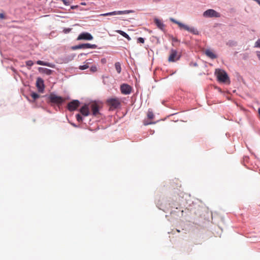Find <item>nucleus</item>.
<instances>
[{
    "label": "nucleus",
    "mask_w": 260,
    "mask_h": 260,
    "mask_svg": "<svg viewBox=\"0 0 260 260\" xmlns=\"http://www.w3.org/2000/svg\"><path fill=\"white\" fill-rule=\"evenodd\" d=\"M171 21L177 24H178L179 27L181 29H184L188 32L192 33L193 35H198L199 31L198 30L193 27H190L189 26L184 24L181 22H180L173 18H171Z\"/></svg>",
    "instance_id": "obj_1"
},
{
    "label": "nucleus",
    "mask_w": 260,
    "mask_h": 260,
    "mask_svg": "<svg viewBox=\"0 0 260 260\" xmlns=\"http://www.w3.org/2000/svg\"><path fill=\"white\" fill-rule=\"evenodd\" d=\"M215 74L216 75L218 80L220 82L230 83V79L227 73L223 70L216 69Z\"/></svg>",
    "instance_id": "obj_2"
},
{
    "label": "nucleus",
    "mask_w": 260,
    "mask_h": 260,
    "mask_svg": "<svg viewBox=\"0 0 260 260\" xmlns=\"http://www.w3.org/2000/svg\"><path fill=\"white\" fill-rule=\"evenodd\" d=\"M106 103L109 107L110 110H113L120 107L121 101L119 98H111L107 100Z\"/></svg>",
    "instance_id": "obj_3"
},
{
    "label": "nucleus",
    "mask_w": 260,
    "mask_h": 260,
    "mask_svg": "<svg viewBox=\"0 0 260 260\" xmlns=\"http://www.w3.org/2000/svg\"><path fill=\"white\" fill-rule=\"evenodd\" d=\"M49 99L51 103L57 105L61 104L64 101V99L63 98L56 95L53 93H51L50 94Z\"/></svg>",
    "instance_id": "obj_4"
},
{
    "label": "nucleus",
    "mask_w": 260,
    "mask_h": 260,
    "mask_svg": "<svg viewBox=\"0 0 260 260\" xmlns=\"http://www.w3.org/2000/svg\"><path fill=\"white\" fill-rule=\"evenodd\" d=\"M134 12H135V11L132 10H124V11H113V12H109V13H107L101 14L100 15V16H112V15H115L127 14H129V13H133Z\"/></svg>",
    "instance_id": "obj_5"
},
{
    "label": "nucleus",
    "mask_w": 260,
    "mask_h": 260,
    "mask_svg": "<svg viewBox=\"0 0 260 260\" xmlns=\"http://www.w3.org/2000/svg\"><path fill=\"white\" fill-rule=\"evenodd\" d=\"M180 54L176 50L172 49L170 51V54L168 58L169 62H175L179 60L180 58Z\"/></svg>",
    "instance_id": "obj_6"
},
{
    "label": "nucleus",
    "mask_w": 260,
    "mask_h": 260,
    "mask_svg": "<svg viewBox=\"0 0 260 260\" xmlns=\"http://www.w3.org/2000/svg\"><path fill=\"white\" fill-rule=\"evenodd\" d=\"M204 17L209 18V17H215L218 18L220 17V14L219 13L216 12L213 9H208L205 11L203 14Z\"/></svg>",
    "instance_id": "obj_7"
},
{
    "label": "nucleus",
    "mask_w": 260,
    "mask_h": 260,
    "mask_svg": "<svg viewBox=\"0 0 260 260\" xmlns=\"http://www.w3.org/2000/svg\"><path fill=\"white\" fill-rule=\"evenodd\" d=\"M120 91L123 94H129L132 92V87L127 84H123L120 86Z\"/></svg>",
    "instance_id": "obj_8"
},
{
    "label": "nucleus",
    "mask_w": 260,
    "mask_h": 260,
    "mask_svg": "<svg viewBox=\"0 0 260 260\" xmlns=\"http://www.w3.org/2000/svg\"><path fill=\"white\" fill-rule=\"evenodd\" d=\"M80 102L78 100H73L68 104V109L69 111L75 110L79 106Z\"/></svg>",
    "instance_id": "obj_9"
},
{
    "label": "nucleus",
    "mask_w": 260,
    "mask_h": 260,
    "mask_svg": "<svg viewBox=\"0 0 260 260\" xmlns=\"http://www.w3.org/2000/svg\"><path fill=\"white\" fill-rule=\"evenodd\" d=\"M97 46L95 44H90L89 43H85L76 46L75 47V49H88V48H92L95 49L96 48Z\"/></svg>",
    "instance_id": "obj_10"
},
{
    "label": "nucleus",
    "mask_w": 260,
    "mask_h": 260,
    "mask_svg": "<svg viewBox=\"0 0 260 260\" xmlns=\"http://www.w3.org/2000/svg\"><path fill=\"white\" fill-rule=\"evenodd\" d=\"M36 86L37 87L39 91L42 92L44 89V81L41 78H38L36 81Z\"/></svg>",
    "instance_id": "obj_11"
},
{
    "label": "nucleus",
    "mask_w": 260,
    "mask_h": 260,
    "mask_svg": "<svg viewBox=\"0 0 260 260\" xmlns=\"http://www.w3.org/2000/svg\"><path fill=\"white\" fill-rule=\"evenodd\" d=\"M93 37L88 32H83L78 37V40H91Z\"/></svg>",
    "instance_id": "obj_12"
},
{
    "label": "nucleus",
    "mask_w": 260,
    "mask_h": 260,
    "mask_svg": "<svg viewBox=\"0 0 260 260\" xmlns=\"http://www.w3.org/2000/svg\"><path fill=\"white\" fill-rule=\"evenodd\" d=\"M80 113L84 116H87L89 114V110L87 105H85L81 107L80 110Z\"/></svg>",
    "instance_id": "obj_13"
},
{
    "label": "nucleus",
    "mask_w": 260,
    "mask_h": 260,
    "mask_svg": "<svg viewBox=\"0 0 260 260\" xmlns=\"http://www.w3.org/2000/svg\"><path fill=\"white\" fill-rule=\"evenodd\" d=\"M90 108L93 115L95 116L99 113V107L96 103H92Z\"/></svg>",
    "instance_id": "obj_14"
},
{
    "label": "nucleus",
    "mask_w": 260,
    "mask_h": 260,
    "mask_svg": "<svg viewBox=\"0 0 260 260\" xmlns=\"http://www.w3.org/2000/svg\"><path fill=\"white\" fill-rule=\"evenodd\" d=\"M205 54L211 59H215L217 58V56L215 53L210 49H207L205 51Z\"/></svg>",
    "instance_id": "obj_15"
},
{
    "label": "nucleus",
    "mask_w": 260,
    "mask_h": 260,
    "mask_svg": "<svg viewBox=\"0 0 260 260\" xmlns=\"http://www.w3.org/2000/svg\"><path fill=\"white\" fill-rule=\"evenodd\" d=\"M154 22L159 28H160L161 30L164 29V24H163L161 20L156 18L154 19Z\"/></svg>",
    "instance_id": "obj_16"
},
{
    "label": "nucleus",
    "mask_w": 260,
    "mask_h": 260,
    "mask_svg": "<svg viewBox=\"0 0 260 260\" xmlns=\"http://www.w3.org/2000/svg\"><path fill=\"white\" fill-rule=\"evenodd\" d=\"M116 31L117 33L121 35V36H122L123 37H124V38H125L126 39H127V40L130 41L131 40V38L129 37V36L123 31H122L121 30H116Z\"/></svg>",
    "instance_id": "obj_17"
},
{
    "label": "nucleus",
    "mask_w": 260,
    "mask_h": 260,
    "mask_svg": "<svg viewBox=\"0 0 260 260\" xmlns=\"http://www.w3.org/2000/svg\"><path fill=\"white\" fill-rule=\"evenodd\" d=\"M115 68L118 74H120L121 71V64L119 62H117L115 63Z\"/></svg>",
    "instance_id": "obj_18"
},
{
    "label": "nucleus",
    "mask_w": 260,
    "mask_h": 260,
    "mask_svg": "<svg viewBox=\"0 0 260 260\" xmlns=\"http://www.w3.org/2000/svg\"><path fill=\"white\" fill-rule=\"evenodd\" d=\"M147 118L148 119L152 120L154 118V115L152 110H149L147 112Z\"/></svg>",
    "instance_id": "obj_19"
},
{
    "label": "nucleus",
    "mask_w": 260,
    "mask_h": 260,
    "mask_svg": "<svg viewBox=\"0 0 260 260\" xmlns=\"http://www.w3.org/2000/svg\"><path fill=\"white\" fill-rule=\"evenodd\" d=\"M31 96L33 98L34 100L38 99L40 97L39 94L37 93L32 92L31 93Z\"/></svg>",
    "instance_id": "obj_20"
},
{
    "label": "nucleus",
    "mask_w": 260,
    "mask_h": 260,
    "mask_svg": "<svg viewBox=\"0 0 260 260\" xmlns=\"http://www.w3.org/2000/svg\"><path fill=\"white\" fill-rule=\"evenodd\" d=\"M87 64H88V63H87L86 64H84V65L79 66V69H80L81 70H84L88 69L89 68V66Z\"/></svg>",
    "instance_id": "obj_21"
},
{
    "label": "nucleus",
    "mask_w": 260,
    "mask_h": 260,
    "mask_svg": "<svg viewBox=\"0 0 260 260\" xmlns=\"http://www.w3.org/2000/svg\"><path fill=\"white\" fill-rule=\"evenodd\" d=\"M171 40L172 41L173 45H175L176 43H179V41L176 38L172 37Z\"/></svg>",
    "instance_id": "obj_22"
},
{
    "label": "nucleus",
    "mask_w": 260,
    "mask_h": 260,
    "mask_svg": "<svg viewBox=\"0 0 260 260\" xmlns=\"http://www.w3.org/2000/svg\"><path fill=\"white\" fill-rule=\"evenodd\" d=\"M76 117L77 120L78 122H82V120H83L82 117H81V116L79 114H77L76 115Z\"/></svg>",
    "instance_id": "obj_23"
},
{
    "label": "nucleus",
    "mask_w": 260,
    "mask_h": 260,
    "mask_svg": "<svg viewBox=\"0 0 260 260\" xmlns=\"http://www.w3.org/2000/svg\"><path fill=\"white\" fill-rule=\"evenodd\" d=\"M33 64L34 62L31 60H28L26 61V65L28 67H31Z\"/></svg>",
    "instance_id": "obj_24"
},
{
    "label": "nucleus",
    "mask_w": 260,
    "mask_h": 260,
    "mask_svg": "<svg viewBox=\"0 0 260 260\" xmlns=\"http://www.w3.org/2000/svg\"><path fill=\"white\" fill-rule=\"evenodd\" d=\"M254 47L260 48V39H258L255 43Z\"/></svg>",
    "instance_id": "obj_25"
},
{
    "label": "nucleus",
    "mask_w": 260,
    "mask_h": 260,
    "mask_svg": "<svg viewBox=\"0 0 260 260\" xmlns=\"http://www.w3.org/2000/svg\"><path fill=\"white\" fill-rule=\"evenodd\" d=\"M90 70L92 72H95L97 71V68H96V67L95 66H92L90 68Z\"/></svg>",
    "instance_id": "obj_26"
},
{
    "label": "nucleus",
    "mask_w": 260,
    "mask_h": 260,
    "mask_svg": "<svg viewBox=\"0 0 260 260\" xmlns=\"http://www.w3.org/2000/svg\"><path fill=\"white\" fill-rule=\"evenodd\" d=\"M143 123H144V125H149V124H154V123H155V122H151V121L148 122L147 120H144Z\"/></svg>",
    "instance_id": "obj_27"
},
{
    "label": "nucleus",
    "mask_w": 260,
    "mask_h": 260,
    "mask_svg": "<svg viewBox=\"0 0 260 260\" xmlns=\"http://www.w3.org/2000/svg\"><path fill=\"white\" fill-rule=\"evenodd\" d=\"M137 41H138V42H139V43H144V39L143 38L140 37V38H138Z\"/></svg>",
    "instance_id": "obj_28"
},
{
    "label": "nucleus",
    "mask_w": 260,
    "mask_h": 260,
    "mask_svg": "<svg viewBox=\"0 0 260 260\" xmlns=\"http://www.w3.org/2000/svg\"><path fill=\"white\" fill-rule=\"evenodd\" d=\"M45 62H44L43 61H41V60H38L37 61V63L39 65H41V66H44L45 65Z\"/></svg>",
    "instance_id": "obj_29"
},
{
    "label": "nucleus",
    "mask_w": 260,
    "mask_h": 260,
    "mask_svg": "<svg viewBox=\"0 0 260 260\" xmlns=\"http://www.w3.org/2000/svg\"><path fill=\"white\" fill-rule=\"evenodd\" d=\"M52 73V71L50 69H45V73L47 75H50Z\"/></svg>",
    "instance_id": "obj_30"
},
{
    "label": "nucleus",
    "mask_w": 260,
    "mask_h": 260,
    "mask_svg": "<svg viewBox=\"0 0 260 260\" xmlns=\"http://www.w3.org/2000/svg\"><path fill=\"white\" fill-rule=\"evenodd\" d=\"M45 66H47V67H53L54 66L52 65L51 63H48V62H46L45 63Z\"/></svg>",
    "instance_id": "obj_31"
},
{
    "label": "nucleus",
    "mask_w": 260,
    "mask_h": 260,
    "mask_svg": "<svg viewBox=\"0 0 260 260\" xmlns=\"http://www.w3.org/2000/svg\"><path fill=\"white\" fill-rule=\"evenodd\" d=\"M256 55H257V56L258 57V59L260 60V51H257Z\"/></svg>",
    "instance_id": "obj_32"
},
{
    "label": "nucleus",
    "mask_w": 260,
    "mask_h": 260,
    "mask_svg": "<svg viewBox=\"0 0 260 260\" xmlns=\"http://www.w3.org/2000/svg\"><path fill=\"white\" fill-rule=\"evenodd\" d=\"M0 18L4 19L5 18V15L3 14H0Z\"/></svg>",
    "instance_id": "obj_33"
},
{
    "label": "nucleus",
    "mask_w": 260,
    "mask_h": 260,
    "mask_svg": "<svg viewBox=\"0 0 260 260\" xmlns=\"http://www.w3.org/2000/svg\"><path fill=\"white\" fill-rule=\"evenodd\" d=\"M77 7H78V6H73L71 7V8L72 9H75V8H76Z\"/></svg>",
    "instance_id": "obj_34"
},
{
    "label": "nucleus",
    "mask_w": 260,
    "mask_h": 260,
    "mask_svg": "<svg viewBox=\"0 0 260 260\" xmlns=\"http://www.w3.org/2000/svg\"><path fill=\"white\" fill-rule=\"evenodd\" d=\"M253 1L256 2L260 5V0H253Z\"/></svg>",
    "instance_id": "obj_35"
},
{
    "label": "nucleus",
    "mask_w": 260,
    "mask_h": 260,
    "mask_svg": "<svg viewBox=\"0 0 260 260\" xmlns=\"http://www.w3.org/2000/svg\"><path fill=\"white\" fill-rule=\"evenodd\" d=\"M258 114H259V116H260V108H259V109H258Z\"/></svg>",
    "instance_id": "obj_36"
},
{
    "label": "nucleus",
    "mask_w": 260,
    "mask_h": 260,
    "mask_svg": "<svg viewBox=\"0 0 260 260\" xmlns=\"http://www.w3.org/2000/svg\"><path fill=\"white\" fill-rule=\"evenodd\" d=\"M62 1L63 2L65 5H67L66 1H65V0H62Z\"/></svg>",
    "instance_id": "obj_37"
},
{
    "label": "nucleus",
    "mask_w": 260,
    "mask_h": 260,
    "mask_svg": "<svg viewBox=\"0 0 260 260\" xmlns=\"http://www.w3.org/2000/svg\"><path fill=\"white\" fill-rule=\"evenodd\" d=\"M81 4H82V5H85V4L84 3H81Z\"/></svg>",
    "instance_id": "obj_38"
},
{
    "label": "nucleus",
    "mask_w": 260,
    "mask_h": 260,
    "mask_svg": "<svg viewBox=\"0 0 260 260\" xmlns=\"http://www.w3.org/2000/svg\"><path fill=\"white\" fill-rule=\"evenodd\" d=\"M177 231L178 232H180V231H179V230H177Z\"/></svg>",
    "instance_id": "obj_39"
},
{
    "label": "nucleus",
    "mask_w": 260,
    "mask_h": 260,
    "mask_svg": "<svg viewBox=\"0 0 260 260\" xmlns=\"http://www.w3.org/2000/svg\"><path fill=\"white\" fill-rule=\"evenodd\" d=\"M102 61L104 62V60H103V59H102Z\"/></svg>",
    "instance_id": "obj_40"
},
{
    "label": "nucleus",
    "mask_w": 260,
    "mask_h": 260,
    "mask_svg": "<svg viewBox=\"0 0 260 260\" xmlns=\"http://www.w3.org/2000/svg\"><path fill=\"white\" fill-rule=\"evenodd\" d=\"M102 61L104 62V60H103V59H102Z\"/></svg>",
    "instance_id": "obj_41"
}]
</instances>
